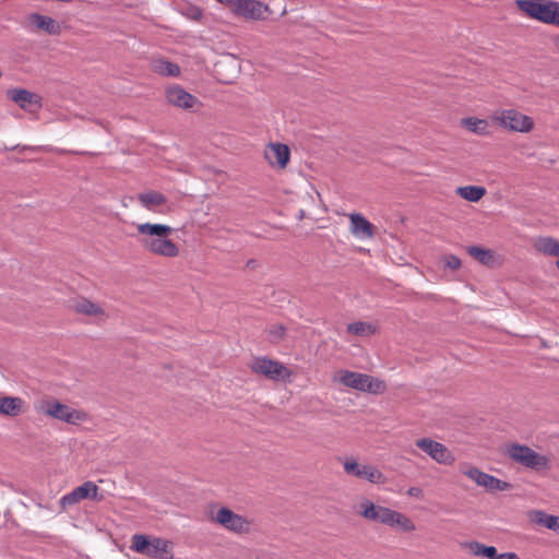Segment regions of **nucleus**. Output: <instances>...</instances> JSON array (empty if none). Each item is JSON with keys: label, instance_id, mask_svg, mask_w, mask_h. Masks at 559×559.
I'll list each match as a JSON object with an SVG mask.
<instances>
[{"label": "nucleus", "instance_id": "72a5a7b5", "mask_svg": "<svg viewBox=\"0 0 559 559\" xmlns=\"http://www.w3.org/2000/svg\"><path fill=\"white\" fill-rule=\"evenodd\" d=\"M286 329L283 325H273L269 330L272 342H278L285 334Z\"/></svg>", "mask_w": 559, "mask_h": 559}, {"label": "nucleus", "instance_id": "ddd939ff", "mask_svg": "<svg viewBox=\"0 0 559 559\" xmlns=\"http://www.w3.org/2000/svg\"><path fill=\"white\" fill-rule=\"evenodd\" d=\"M344 471L348 475L366 479L371 484L385 483V476L377 467L367 464H359L354 459L346 460L344 462Z\"/></svg>", "mask_w": 559, "mask_h": 559}, {"label": "nucleus", "instance_id": "39448f33", "mask_svg": "<svg viewBox=\"0 0 559 559\" xmlns=\"http://www.w3.org/2000/svg\"><path fill=\"white\" fill-rule=\"evenodd\" d=\"M131 549L151 558L170 559L173 558L171 542L159 537H147L146 535L135 534L132 537Z\"/></svg>", "mask_w": 559, "mask_h": 559}, {"label": "nucleus", "instance_id": "c85d7f7f", "mask_svg": "<svg viewBox=\"0 0 559 559\" xmlns=\"http://www.w3.org/2000/svg\"><path fill=\"white\" fill-rule=\"evenodd\" d=\"M461 473L484 488L486 487L489 478V474L474 466H464L461 468Z\"/></svg>", "mask_w": 559, "mask_h": 559}, {"label": "nucleus", "instance_id": "423d86ee", "mask_svg": "<svg viewBox=\"0 0 559 559\" xmlns=\"http://www.w3.org/2000/svg\"><path fill=\"white\" fill-rule=\"evenodd\" d=\"M38 411L48 417L70 425H79L87 419L85 412L72 408L53 399L41 401Z\"/></svg>", "mask_w": 559, "mask_h": 559}, {"label": "nucleus", "instance_id": "f8f14e48", "mask_svg": "<svg viewBox=\"0 0 559 559\" xmlns=\"http://www.w3.org/2000/svg\"><path fill=\"white\" fill-rule=\"evenodd\" d=\"M98 486L91 481H84L82 485L75 487L72 491L66 493L60 499V506L63 509L74 506L84 499H92L100 501L102 497H98Z\"/></svg>", "mask_w": 559, "mask_h": 559}, {"label": "nucleus", "instance_id": "58836bf2", "mask_svg": "<svg viewBox=\"0 0 559 559\" xmlns=\"http://www.w3.org/2000/svg\"><path fill=\"white\" fill-rule=\"evenodd\" d=\"M216 1L224 5L229 7L231 11L234 10L235 3H236V0H216Z\"/></svg>", "mask_w": 559, "mask_h": 559}, {"label": "nucleus", "instance_id": "e433bc0d", "mask_svg": "<svg viewBox=\"0 0 559 559\" xmlns=\"http://www.w3.org/2000/svg\"><path fill=\"white\" fill-rule=\"evenodd\" d=\"M493 559H519V557L515 552H497V556Z\"/></svg>", "mask_w": 559, "mask_h": 559}, {"label": "nucleus", "instance_id": "393cba45", "mask_svg": "<svg viewBox=\"0 0 559 559\" xmlns=\"http://www.w3.org/2000/svg\"><path fill=\"white\" fill-rule=\"evenodd\" d=\"M468 254L484 265H492L495 263L493 252L478 246H469Z\"/></svg>", "mask_w": 559, "mask_h": 559}, {"label": "nucleus", "instance_id": "9b49d317", "mask_svg": "<svg viewBox=\"0 0 559 559\" xmlns=\"http://www.w3.org/2000/svg\"><path fill=\"white\" fill-rule=\"evenodd\" d=\"M415 444L439 464L451 465L455 461L454 455L444 444L430 438L418 439Z\"/></svg>", "mask_w": 559, "mask_h": 559}, {"label": "nucleus", "instance_id": "cd10ccee", "mask_svg": "<svg viewBox=\"0 0 559 559\" xmlns=\"http://www.w3.org/2000/svg\"><path fill=\"white\" fill-rule=\"evenodd\" d=\"M466 547L474 556H481L488 559H493L497 556V549L493 546H486L479 542H469Z\"/></svg>", "mask_w": 559, "mask_h": 559}, {"label": "nucleus", "instance_id": "4c0bfd02", "mask_svg": "<svg viewBox=\"0 0 559 559\" xmlns=\"http://www.w3.org/2000/svg\"><path fill=\"white\" fill-rule=\"evenodd\" d=\"M423 490L419 487H411L407 490V495L411 497L419 498L421 497Z\"/></svg>", "mask_w": 559, "mask_h": 559}, {"label": "nucleus", "instance_id": "9d476101", "mask_svg": "<svg viewBox=\"0 0 559 559\" xmlns=\"http://www.w3.org/2000/svg\"><path fill=\"white\" fill-rule=\"evenodd\" d=\"M250 367L253 372L263 374L274 381L286 380L292 376V371L283 364L266 357L254 358Z\"/></svg>", "mask_w": 559, "mask_h": 559}, {"label": "nucleus", "instance_id": "a211bd4d", "mask_svg": "<svg viewBox=\"0 0 559 559\" xmlns=\"http://www.w3.org/2000/svg\"><path fill=\"white\" fill-rule=\"evenodd\" d=\"M350 218V233L359 238L367 239L373 236V226L367 221L361 214L353 213L349 215Z\"/></svg>", "mask_w": 559, "mask_h": 559}, {"label": "nucleus", "instance_id": "20e7f679", "mask_svg": "<svg viewBox=\"0 0 559 559\" xmlns=\"http://www.w3.org/2000/svg\"><path fill=\"white\" fill-rule=\"evenodd\" d=\"M506 454L516 464L535 472H544L550 468V459L534 451L525 444L511 443L506 449Z\"/></svg>", "mask_w": 559, "mask_h": 559}, {"label": "nucleus", "instance_id": "a19ab883", "mask_svg": "<svg viewBox=\"0 0 559 559\" xmlns=\"http://www.w3.org/2000/svg\"><path fill=\"white\" fill-rule=\"evenodd\" d=\"M554 41H555L556 49L559 52V36H557Z\"/></svg>", "mask_w": 559, "mask_h": 559}, {"label": "nucleus", "instance_id": "4be33fe9", "mask_svg": "<svg viewBox=\"0 0 559 559\" xmlns=\"http://www.w3.org/2000/svg\"><path fill=\"white\" fill-rule=\"evenodd\" d=\"M73 307L74 310L79 313L100 319L105 318L104 309L88 299H79L75 301Z\"/></svg>", "mask_w": 559, "mask_h": 559}, {"label": "nucleus", "instance_id": "4468645a", "mask_svg": "<svg viewBox=\"0 0 559 559\" xmlns=\"http://www.w3.org/2000/svg\"><path fill=\"white\" fill-rule=\"evenodd\" d=\"M267 5L258 0H236L233 13L247 20H261Z\"/></svg>", "mask_w": 559, "mask_h": 559}, {"label": "nucleus", "instance_id": "aec40b11", "mask_svg": "<svg viewBox=\"0 0 559 559\" xmlns=\"http://www.w3.org/2000/svg\"><path fill=\"white\" fill-rule=\"evenodd\" d=\"M32 25L37 27L38 29L45 31L49 35H56L59 33V25L57 22L46 15H41L39 13H33L28 17Z\"/></svg>", "mask_w": 559, "mask_h": 559}, {"label": "nucleus", "instance_id": "7ed1b4c3", "mask_svg": "<svg viewBox=\"0 0 559 559\" xmlns=\"http://www.w3.org/2000/svg\"><path fill=\"white\" fill-rule=\"evenodd\" d=\"M518 8L528 17L559 26V2L555 0H516Z\"/></svg>", "mask_w": 559, "mask_h": 559}, {"label": "nucleus", "instance_id": "bb28decb", "mask_svg": "<svg viewBox=\"0 0 559 559\" xmlns=\"http://www.w3.org/2000/svg\"><path fill=\"white\" fill-rule=\"evenodd\" d=\"M153 69L156 73L167 76H177L180 73L178 64L164 59L155 60Z\"/></svg>", "mask_w": 559, "mask_h": 559}, {"label": "nucleus", "instance_id": "f704fd0d", "mask_svg": "<svg viewBox=\"0 0 559 559\" xmlns=\"http://www.w3.org/2000/svg\"><path fill=\"white\" fill-rule=\"evenodd\" d=\"M444 264L451 270H457L461 267V259L454 254H449L444 257Z\"/></svg>", "mask_w": 559, "mask_h": 559}, {"label": "nucleus", "instance_id": "ea45409f", "mask_svg": "<svg viewBox=\"0 0 559 559\" xmlns=\"http://www.w3.org/2000/svg\"><path fill=\"white\" fill-rule=\"evenodd\" d=\"M201 16H202V11H201V9L195 8V9H194V15H193V17H194L195 20H199Z\"/></svg>", "mask_w": 559, "mask_h": 559}, {"label": "nucleus", "instance_id": "412c9836", "mask_svg": "<svg viewBox=\"0 0 559 559\" xmlns=\"http://www.w3.org/2000/svg\"><path fill=\"white\" fill-rule=\"evenodd\" d=\"M534 248L545 255L559 259V241L552 237H538L534 241Z\"/></svg>", "mask_w": 559, "mask_h": 559}, {"label": "nucleus", "instance_id": "7c9ffc66", "mask_svg": "<svg viewBox=\"0 0 559 559\" xmlns=\"http://www.w3.org/2000/svg\"><path fill=\"white\" fill-rule=\"evenodd\" d=\"M347 332L354 335L359 336H369L373 334L374 329L373 326L368 322H353L347 325Z\"/></svg>", "mask_w": 559, "mask_h": 559}, {"label": "nucleus", "instance_id": "f03ea898", "mask_svg": "<svg viewBox=\"0 0 559 559\" xmlns=\"http://www.w3.org/2000/svg\"><path fill=\"white\" fill-rule=\"evenodd\" d=\"M356 513L372 522L391 527L399 526L404 532H413L415 530L414 523L405 514L386 507L377 506L367 498H362L357 503Z\"/></svg>", "mask_w": 559, "mask_h": 559}, {"label": "nucleus", "instance_id": "6e6552de", "mask_svg": "<svg viewBox=\"0 0 559 559\" xmlns=\"http://www.w3.org/2000/svg\"><path fill=\"white\" fill-rule=\"evenodd\" d=\"M340 382L345 386L353 388L362 392L383 393L386 389L385 382L366 373H359L348 370L340 371Z\"/></svg>", "mask_w": 559, "mask_h": 559}, {"label": "nucleus", "instance_id": "f3484780", "mask_svg": "<svg viewBox=\"0 0 559 559\" xmlns=\"http://www.w3.org/2000/svg\"><path fill=\"white\" fill-rule=\"evenodd\" d=\"M290 156L289 147L282 143H270L264 150V157L272 166L285 168Z\"/></svg>", "mask_w": 559, "mask_h": 559}, {"label": "nucleus", "instance_id": "b1692460", "mask_svg": "<svg viewBox=\"0 0 559 559\" xmlns=\"http://www.w3.org/2000/svg\"><path fill=\"white\" fill-rule=\"evenodd\" d=\"M461 126L478 135L489 134V124L485 119H479L476 117L463 118L461 119Z\"/></svg>", "mask_w": 559, "mask_h": 559}, {"label": "nucleus", "instance_id": "473e14b6", "mask_svg": "<svg viewBox=\"0 0 559 559\" xmlns=\"http://www.w3.org/2000/svg\"><path fill=\"white\" fill-rule=\"evenodd\" d=\"M528 519L534 524L540 525L543 527H546V521L549 518L550 514H547L545 511L542 510H532L528 512Z\"/></svg>", "mask_w": 559, "mask_h": 559}, {"label": "nucleus", "instance_id": "c9c22d12", "mask_svg": "<svg viewBox=\"0 0 559 559\" xmlns=\"http://www.w3.org/2000/svg\"><path fill=\"white\" fill-rule=\"evenodd\" d=\"M546 528L554 531L559 534V515H549L546 521Z\"/></svg>", "mask_w": 559, "mask_h": 559}, {"label": "nucleus", "instance_id": "0eeeda50", "mask_svg": "<svg viewBox=\"0 0 559 559\" xmlns=\"http://www.w3.org/2000/svg\"><path fill=\"white\" fill-rule=\"evenodd\" d=\"M212 521L236 535L249 534L252 527V520L234 512L228 507H219L212 515Z\"/></svg>", "mask_w": 559, "mask_h": 559}, {"label": "nucleus", "instance_id": "2f4dec72", "mask_svg": "<svg viewBox=\"0 0 559 559\" xmlns=\"http://www.w3.org/2000/svg\"><path fill=\"white\" fill-rule=\"evenodd\" d=\"M512 487V485L508 481L501 480L492 475H489L487 485L485 489L488 491H506L509 490Z\"/></svg>", "mask_w": 559, "mask_h": 559}, {"label": "nucleus", "instance_id": "1a4fd4ad", "mask_svg": "<svg viewBox=\"0 0 559 559\" xmlns=\"http://www.w3.org/2000/svg\"><path fill=\"white\" fill-rule=\"evenodd\" d=\"M492 120L500 127L514 132L527 133L534 128L533 119L515 109L497 110Z\"/></svg>", "mask_w": 559, "mask_h": 559}, {"label": "nucleus", "instance_id": "5701e85b", "mask_svg": "<svg viewBox=\"0 0 559 559\" xmlns=\"http://www.w3.org/2000/svg\"><path fill=\"white\" fill-rule=\"evenodd\" d=\"M139 202L146 210H154L157 206H162L166 203V197L156 191H147L139 194Z\"/></svg>", "mask_w": 559, "mask_h": 559}, {"label": "nucleus", "instance_id": "f257e3e1", "mask_svg": "<svg viewBox=\"0 0 559 559\" xmlns=\"http://www.w3.org/2000/svg\"><path fill=\"white\" fill-rule=\"evenodd\" d=\"M140 243L150 253L165 258L179 254L178 246L169 239L173 228L164 224L143 223L136 226Z\"/></svg>", "mask_w": 559, "mask_h": 559}, {"label": "nucleus", "instance_id": "c756f323", "mask_svg": "<svg viewBox=\"0 0 559 559\" xmlns=\"http://www.w3.org/2000/svg\"><path fill=\"white\" fill-rule=\"evenodd\" d=\"M461 473L484 488L486 487L489 478V474L474 466H464L461 468Z\"/></svg>", "mask_w": 559, "mask_h": 559}, {"label": "nucleus", "instance_id": "2eb2a0df", "mask_svg": "<svg viewBox=\"0 0 559 559\" xmlns=\"http://www.w3.org/2000/svg\"><path fill=\"white\" fill-rule=\"evenodd\" d=\"M8 97L16 103L23 110L33 112L41 107V97L24 88H11Z\"/></svg>", "mask_w": 559, "mask_h": 559}, {"label": "nucleus", "instance_id": "dca6fc26", "mask_svg": "<svg viewBox=\"0 0 559 559\" xmlns=\"http://www.w3.org/2000/svg\"><path fill=\"white\" fill-rule=\"evenodd\" d=\"M166 98L169 104L181 109H192L194 108V106L201 105L195 96H193L179 85H173L167 87Z\"/></svg>", "mask_w": 559, "mask_h": 559}, {"label": "nucleus", "instance_id": "6ab92c4d", "mask_svg": "<svg viewBox=\"0 0 559 559\" xmlns=\"http://www.w3.org/2000/svg\"><path fill=\"white\" fill-rule=\"evenodd\" d=\"M24 401L19 396L0 397V415L16 417L23 413Z\"/></svg>", "mask_w": 559, "mask_h": 559}, {"label": "nucleus", "instance_id": "a878e982", "mask_svg": "<svg viewBox=\"0 0 559 559\" xmlns=\"http://www.w3.org/2000/svg\"><path fill=\"white\" fill-rule=\"evenodd\" d=\"M456 192L469 202H478L486 194V189L480 186H465L457 188Z\"/></svg>", "mask_w": 559, "mask_h": 559}]
</instances>
